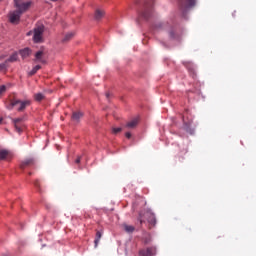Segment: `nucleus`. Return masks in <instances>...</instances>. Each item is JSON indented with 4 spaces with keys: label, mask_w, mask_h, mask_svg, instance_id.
Here are the masks:
<instances>
[{
    "label": "nucleus",
    "mask_w": 256,
    "mask_h": 256,
    "mask_svg": "<svg viewBox=\"0 0 256 256\" xmlns=\"http://www.w3.org/2000/svg\"><path fill=\"white\" fill-rule=\"evenodd\" d=\"M14 7L17 10L9 13V21L13 25H17L21 19V15L31 7V1L25 2V0H14Z\"/></svg>",
    "instance_id": "1"
},
{
    "label": "nucleus",
    "mask_w": 256,
    "mask_h": 256,
    "mask_svg": "<svg viewBox=\"0 0 256 256\" xmlns=\"http://www.w3.org/2000/svg\"><path fill=\"white\" fill-rule=\"evenodd\" d=\"M43 33H45V27L37 26L33 30V41L34 43H43Z\"/></svg>",
    "instance_id": "2"
},
{
    "label": "nucleus",
    "mask_w": 256,
    "mask_h": 256,
    "mask_svg": "<svg viewBox=\"0 0 256 256\" xmlns=\"http://www.w3.org/2000/svg\"><path fill=\"white\" fill-rule=\"evenodd\" d=\"M151 15H153V9H151V4H149V2H146V8L139 15V19H144V21H147L151 17Z\"/></svg>",
    "instance_id": "3"
},
{
    "label": "nucleus",
    "mask_w": 256,
    "mask_h": 256,
    "mask_svg": "<svg viewBox=\"0 0 256 256\" xmlns=\"http://www.w3.org/2000/svg\"><path fill=\"white\" fill-rule=\"evenodd\" d=\"M144 217H146V219L150 225L155 227V225L157 223V219L155 218V214L152 213V211L150 209L146 210V212L144 213Z\"/></svg>",
    "instance_id": "4"
},
{
    "label": "nucleus",
    "mask_w": 256,
    "mask_h": 256,
    "mask_svg": "<svg viewBox=\"0 0 256 256\" xmlns=\"http://www.w3.org/2000/svg\"><path fill=\"white\" fill-rule=\"evenodd\" d=\"M140 256H155L157 255V248L149 247L147 249H143L139 252Z\"/></svg>",
    "instance_id": "5"
},
{
    "label": "nucleus",
    "mask_w": 256,
    "mask_h": 256,
    "mask_svg": "<svg viewBox=\"0 0 256 256\" xmlns=\"http://www.w3.org/2000/svg\"><path fill=\"white\" fill-rule=\"evenodd\" d=\"M44 53L43 50H39L38 52L35 53V63H42L43 65H45V63H47V60H45L44 57Z\"/></svg>",
    "instance_id": "6"
},
{
    "label": "nucleus",
    "mask_w": 256,
    "mask_h": 256,
    "mask_svg": "<svg viewBox=\"0 0 256 256\" xmlns=\"http://www.w3.org/2000/svg\"><path fill=\"white\" fill-rule=\"evenodd\" d=\"M182 6V9H191L195 7V0H179Z\"/></svg>",
    "instance_id": "7"
},
{
    "label": "nucleus",
    "mask_w": 256,
    "mask_h": 256,
    "mask_svg": "<svg viewBox=\"0 0 256 256\" xmlns=\"http://www.w3.org/2000/svg\"><path fill=\"white\" fill-rule=\"evenodd\" d=\"M104 16H105V11L101 9H97L94 13L95 21H100V19H103Z\"/></svg>",
    "instance_id": "8"
},
{
    "label": "nucleus",
    "mask_w": 256,
    "mask_h": 256,
    "mask_svg": "<svg viewBox=\"0 0 256 256\" xmlns=\"http://www.w3.org/2000/svg\"><path fill=\"white\" fill-rule=\"evenodd\" d=\"M18 105H19V107H18L17 111H23V110H25V108L28 105H31V101H29V100H25V101L19 100Z\"/></svg>",
    "instance_id": "9"
},
{
    "label": "nucleus",
    "mask_w": 256,
    "mask_h": 256,
    "mask_svg": "<svg viewBox=\"0 0 256 256\" xmlns=\"http://www.w3.org/2000/svg\"><path fill=\"white\" fill-rule=\"evenodd\" d=\"M22 59H27V57H29V55H31V50L29 48H24L22 50L19 51Z\"/></svg>",
    "instance_id": "10"
},
{
    "label": "nucleus",
    "mask_w": 256,
    "mask_h": 256,
    "mask_svg": "<svg viewBox=\"0 0 256 256\" xmlns=\"http://www.w3.org/2000/svg\"><path fill=\"white\" fill-rule=\"evenodd\" d=\"M19 103V100H12L8 105H6V109H8V111H13L14 107H17Z\"/></svg>",
    "instance_id": "11"
},
{
    "label": "nucleus",
    "mask_w": 256,
    "mask_h": 256,
    "mask_svg": "<svg viewBox=\"0 0 256 256\" xmlns=\"http://www.w3.org/2000/svg\"><path fill=\"white\" fill-rule=\"evenodd\" d=\"M19 59V54L17 52H14L7 60L6 63H15Z\"/></svg>",
    "instance_id": "12"
},
{
    "label": "nucleus",
    "mask_w": 256,
    "mask_h": 256,
    "mask_svg": "<svg viewBox=\"0 0 256 256\" xmlns=\"http://www.w3.org/2000/svg\"><path fill=\"white\" fill-rule=\"evenodd\" d=\"M81 117H83L82 112H74L72 115V119L73 121H76V123H79V121L81 120Z\"/></svg>",
    "instance_id": "13"
},
{
    "label": "nucleus",
    "mask_w": 256,
    "mask_h": 256,
    "mask_svg": "<svg viewBox=\"0 0 256 256\" xmlns=\"http://www.w3.org/2000/svg\"><path fill=\"white\" fill-rule=\"evenodd\" d=\"M137 123H139V119L134 118L130 122L127 123V127L129 129H133L134 127H137Z\"/></svg>",
    "instance_id": "14"
},
{
    "label": "nucleus",
    "mask_w": 256,
    "mask_h": 256,
    "mask_svg": "<svg viewBox=\"0 0 256 256\" xmlns=\"http://www.w3.org/2000/svg\"><path fill=\"white\" fill-rule=\"evenodd\" d=\"M101 237H103V233H101V231H97L96 238L94 240L95 247L99 245V241H101Z\"/></svg>",
    "instance_id": "15"
},
{
    "label": "nucleus",
    "mask_w": 256,
    "mask_h": 256,
    "mask_svg": "<svg viewBox=\"0 0 256 256\" xmlns=\"http://www.w3.org/2000/svg\"><path fill=\"white\" fill-rule=\"evenodd\" d=\"M9 155V151L7 150H0V161H5Z\"/></svg>",
    "instance_id": "16"
},
{
    "label": "nucleus",
    "mask_w": 256,
    "mask_h": 256,
    "mask_svg": "<svg viewBox=\"0 0 256 256\" xmlns=\"http://www.w3.org/2000/svg\"><path fill=\"white\" fill-rule=\"evenodd\" d=\"M167 27V24L163 23V22H158L154 25V29H165Z\"/></svg>",
    "instance_id": "17"
},
{
    "label": "nucleus",
    "mask_w": 256,
    "mask_h": 256,
    "mask_svg": "<svg viewBox=\"0 0 256 256\" xmlns=\"http://www.w3.org/2000/svg\"><path fill=\"white\" fill-rule=\"evenodd\" d=\"M41 69V65H36L32 68V70L28 73V75L32 76L35 75Z\"/></svg>",
    "instance_id": "18"
},
{
    "label": "nucleus",
    "mask_w": 256,
    "mask_h": 256,
    "mask_svg": "<svg viewBox=\"0 0 256 256\" xmlns=\"http://www.w3.org/2000/svg\"><path fill=\"white\" fill-rule=\"evenodd\" d=\"M75 34L73 33V32H68L67 34H65V36H64V38H63V40L62 41H69V40H71V39H73V36H74Z\"/></svg>",
    "instance_id": "19"
},
{
    "label": "nucleus",
    "mask_w": 256,
    "mask_h": 256,
    "mask_svg": "<svg viewBox=\"0 0 256 256\" xmlns=\"http://www.w3.org/2000/svg\"><path fill=\"white\" fill-rule=\"evenodd\" d=\"M124 230L126 231V233H133V231H135V227L125 224Z\"/></svg>",
    "instance_id": "20"
},
{
    "label": "nucleus",
    "mask_w": 256,
    "mask_h": 256,
    "mask_svg": "<svg viewBox=\"0 0 256 256\" xmlns=\"http://www.w3.org/2000/svg\"><path fill=\"white\" fill-rule=\"evenodd\" d=\"M34 99L35 101H43V99H45V95H43V93H37L34 95Z\"/></svg>",
    "instance_id": "21"
},
{
    "label": "nucleus",
    "mask_w": 256,
    "mask_h": 256,
    "mask_svg": "<svg viewBox=\"0 0 256 256\" xmlns=\"http://www.w3.org/2000/svg\"><path fill=\"white\" fill-rule=\"evenodd\" d=\"M184 131H186L187 133H190V135H193V133H195V130L191 129L189 127V124L187 123L184 124Z\"/></svg>",
    "instance_id": "22"
},
{
    "label": "nucleus",
    "mask_w": 256,
    "mask_h": 256,
    "mask_svg": "<svg viewBox=\"0 0 256 256\" xmlns=\"http://www.w3.org/2000/svg\"><path fill=\"white\" fill-rule=\"evenodd\" d=\"M31 161L32 160H25L24 162H22V164L20 165L21 169H25L27 165H31Z\"/></svg>",
    "instance_id": "23"
},
{
    "label": "nucleus",
    "mask_w": 256,
    "mask_h": 256,
    "mask_svg": "<svg viewBox=\"0 0 256 256\" xmlns=\"http://www.w3.org/2000/svg\"><path fill=\"white\" fill-rule=\"evenodd\" d=\"M185 67H187V69H188V71H190V73H193V71H194L193 64L186 63Z\"/></svg>",
    "instance_id": "24"
},
{
    "label": "nucleus",
    "mask_w": 256,
    "mask_h": 256,
    "mask_svg": "<svg viewBox=\"0 0 256 256\" xmlns=\"http://www.w3.org/2000/svg\"><path fill=\"white\" fill-rule=\"evenodd\" d=\"M14 127H15L17 133H22L23 132V128H21L20 124H14Z\"/></svg>",
    "instance_id": "25"
},
{
    "label": "nucleus",
    "mask_w": 256,
    "mask_h": 256,
    "mask_svg": "<svg viewBox=\"0 0 256 256\" xmlns=\"http://www.w3.org/2000/svg\"><path fill=\"white\" fill-rule=\"evenodd\" d=\"M6 91H7V86L1 85V86H0V97H1V95H3V93H5Z\"/></svg>",
    "instance_id": "26"
},
{
    "label": "nucleus",
    "mask_w": 256,
    "mask_h": 256,
    "mask_svg": "<svg viewBox=\"0 0 256 256\" xmlns=\"http://www.w3.org/2000/svg\"><path fill=\"white\" fill-rule=\"evenodd\" d=\"M23 121V118H15L13 119L14 125H20V123Z\"/></svg>",
    "instance_id": "27"
},
{
    "label": "nucleus",
    "mask_w": 256,
    "mask_h": 256,
    "mask_svg": "<svg viewBox=\"0 0 256 256\" xmlns=\"http://www.w3.org/2000/svg\"><path fill=\"white\" fill-rule=\"evenodd\" d=\"M169 35H170V39H179V37L175 35V33L173 32V30H170V31H169Z\"/></svg>",
    "instance_id": "28"
},
{
    "label": "nucleus",
    "mask_w": 256,
    "mask_h": 256,
    "mask_svg": "<svg viewBox=\"0 0 256 256\" xmlns=\"http://www.w3.org/2000/svg\"><path fill=\"white\" fill-rule=\"evenodd\" d=\"M112 133H114L115 135H117V133H121V128L118 127V128H113L112 129Z\"/></svg>",
    "instance_id": "29"
},
{
    "label": "nucleus",
    "mask_w": 256,
    "mask_h": 256,
    "mask_svg": "<svg viewBox=\"0 0 256 256\" xmlns=\"http://www.w3.org/2000/svg\"><path fill=\"white\" fill-rule=\"evenodd\" d=\"M7 68V62L0 64V69H6Z\"/></svg>",
    "instance_id": "30"
},
{
    "label": "nucleus",
    "mask_w": 256,
    "mask_h": 256,
    "mask_svg": "<svg viewBox=\"0 0 256 256\" xmlns=\"http://www.w3.org/2000/svg\"><path fill=\"white\" fill-rule=\"evenodd\" d=\"M139 222L144 223L145 220L143 219V213H140Z\"/></svg>",
    "instance_id": "31"
},
{
    "label": "nucleus",
    "mask_w": 256,
    "mask_h": 256,
    "mask_svg": "<svg viewBox=\"0 0 256 256\" xmlns=\"http://www.w3.org/2000/svg\"><path fill=\"white\" fill-rule=\"evenodd\" d=\"M125 136L127 137V139H131V134H130V132H127V133L125 134Z\"/></svg>",
    "instance_id": "32"
},
{
    "label": "nucleus",
    "mask_w": 256,
    "mask_h": 256,
    "mask_svg": "<svg viewBox=\"0 0 256 256\" xmlns=\"http://www.w3.org/2000/svg\"><path fill=\"white\" fill-rule=\"evenodd\" d=\"M30 35H33V31H29V32L27 33V36H28V37H30Z\"/></svg>",
    "instance_id": "33"
},
{
    "label": "nucleus",
    "mask_w": 256,
    "mask_h": 256,
    "mask_svg": "<svg viewBox=\"0 0 256 256\" xmlns=\"http://www.w3.org/2000/svg\"><path fill=\"white\" fill-rule=\"evenodd\" d=\"M75 163H81V158H77Z\"/></svg>",
    "instance_id": "34"
},
{
    "label": "nucleus",
    "mask_w": 256,
    "mask_h": 256,
    "mask_svg": "<svg viewBox=\"0 0 256 256\" xmlns=\"http://www.w3.org/2000/svg\"><path fill=\"white\" fill-rule=\"evenodd\" d=\"M111 94H109V92L106 93V98L109 99Z\"/></svg>",
    "instance_id": "35"
}]
</instances>
